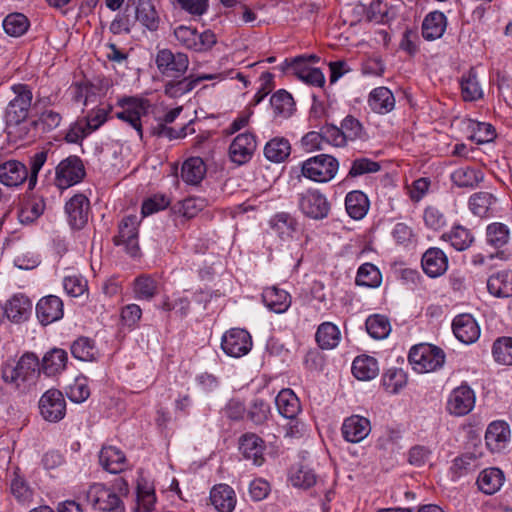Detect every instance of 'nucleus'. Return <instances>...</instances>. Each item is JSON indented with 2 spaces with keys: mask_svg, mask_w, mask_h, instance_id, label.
I'll return each instance as SVG.
<instances>
[{
  "mask_svg": "<svg viewBox=\"0 0 512 512\" xmlns=\"http://www.w3.org/2000/svg\"><path fill=\"white\" fill-rule=\"evenodd\" d=\"M40 371L38 357L34 353L27 352L21 356L16 366L3 367L2 378L4 382L13 385L20 392H24L35 383Z\"/></svg>",
  "mask_w": 512,
  "mask_h": 512,
  "instance_id": "obj_1",
  "label": "nucleus"
},
{
  "mask_svg": "<svg viewBox=\"0 0 512 512\" xmlns=\"http://www.w3.org/2000/svg\"><path fill=\"white\" fill-rule=\"evenodd\" d=\"M408 360L418 373H428L443 366L445 353L436 346L420 344L411 348Z\"/></svg>",
  "mask_w": 512,
  "mask_h": 512,
  "instance_id": "obj_2",
  "label": "nucleus"
},
{
  "mask_svg": "<svg viewBox=\"0 0 512 512\" xmlns=\"http://www.w3.org/2000/svg\"><path fill=\"white\" fill-rule=\"evenodd\" d=\"M12 90L15 98L9 102L5 112L7 129L16 127L27 119L33 98L32 91L26 84H16Z\"/></svg>",
  "mask_w": 512,
  "mask_h": 512,
  "instance_id": "obj_3",
  "label": "nucleus"
},
{
  "mask_svg": "<svg viewBox=\"0 0 512 512\" xmlns=\"http://www.w3.org/2000/svg\"><path fill=\"white\" fill-rule=\"evenodd\" d=\"M339 168L336 158L319 154L305 160L301 165L302 175L314 182L325 183L332 180Z\"/></svg>",
  "mask_w": 512,
  "mask_h": 512,
  "instance_id": "obj_4",
  "label": "nucleus"
},
{
  "mask_svg": "<svg viewBox=\"0 0 512 512\" xmlns=\"http://www.w3.org/2000/svg\"><path fill=\"white\" fill-rule=\"evenodd\" d=\"M173 35L178 44L195 52H206L216 44V35L211 30L199 33L196 28L186 25L177 26Z\"/></svg>",
  "mask_w": 512,
  "mask_h": 512,
  "instance_id": "obj_5",
  "label": "nucleus"
},
{
  "mask_svg": "<svg viewBox=\"0 0 512 512\" xmlns=\"http://www.w3.org/2000/svg\"><path fill=\"white\" fill-rule=\"evenodd\" d=\"M87 500L94 509L102 512H125V506L114 487L102 483L92 484L87 491Z\"/></svg>",
  "mask_w": 512,
  "mask_h": 512,
  "instance_id": "obj_6",
  "label": "nucleus"
},
{
  "mask_svg": "<svg viewBox=\"0 0 512 512\" xmlns=\"http://www.w3.org/2000/svg\"><path fill=\"white\" fill-rule=\"evenodd\" d=\"M156 66L160 74L165 78H181L189 67L188 55L183 52L173 53L164 48L156 54Z\"/></svg>",
  "mask_w": 512,
  "mask_h": 512,
  "instance_id": "obj_7",
  "label": "nucleus"
},
{
  "mask_svg": "<svg viewBox=\"0 0 512 512\" xmlns=\"http://www.w3.org/2000/svg\"><path fill=\"white\" fill-rule=\"evenodd\" d=\"M298 207L306 217L313 220L327 218L331 210L326 196L317 189H307L300 193Z\"/></svg>",
  "mask_w": 512,
  "mask_h": 512,
  "instance_id": "obj_8",
  "label": "nucleus"
},
{
  "mask_svg": "<svg viewBox=\"0 0 512 512\" xmlns=\"http://www.w3.org/2000/svg\"><path fill=\"white\" fill-rule=\"evenodd\" d=\"M118 105L123 108L121 112L116 113V117L128 123L136 130L140 139L143 137V128L141 118L148 114L149 102L145 99L136 97H126L118 101Z\"/></svg>",
  "mask_w": 512,
  "mask_h": 512,
  "instance_id": "obj_9",
  "label": "nucleus"
},
{
  "mask_svg": "<svg viewBox=\"0 0 512 512\" xmlns=\"http://www.w3.org/2000/svg\"><path fill=\"white\" fill-rule=\"evenodd\" d=\"M85 176V168L78 156H69L56 168L55 184L59 189H66L79 183Z\"/></svg>",
  "mask_w": 512,
  "mask_h": 512,
  "instance_id": "obj_10",
  "label": "nucleus"
},
{
  "mask_svg": "<svg viewBox=\"0 0 512 512\" xmlns=\"http://www.w3.org/2000/svg\"><path fill=\"white\" fill-rule=\"evenodd\" d=\"M138 218L136 215L125 216L118 227V234L113 237L116 246H124L126 252L135 257L139 253Z\"/></svg>",
  "mask_w": 512,
  "mask_h": 512,
  "instance_id": "obj_11",
  "label": "nucleus"
},
{
  "mask_svg": "<svg viewBox=\"0 0 512 512\" xmlns=\"http://www.w3.org/2000/svg\"><path fill=\"white\" fill-rule=\"evenodd\" d=\"M221 348L228 356L242 357L252 348L251 335L245 329L232 328L223 335Z\"/></svg>",
  "mask_w": 512,
  "mask_h": 512,
  "instance_id": "obj_12",
  "label": "nucleus"
},
{
  "mask_svg": "<svg viewBox=\"0 0 512 512\" xmlns=\"http://www.w3.org/2000/svg\"><path fill=\"white\" fill-rule=\"evenodd\" d=\"M39 410L42 417L49 422H58L66 413V401L58 389L47 390L39 400Z\"/></svg>",
  "mask_w": 512,
  "mask_h": 512,
  "instance_id": "obj_13",
  "label": "nucleus"
},
{
  "mask_svg": "<svg viewBox=\"0 0 512 512\" xmlns=\"http://www.w3.org/2000/svg\"><path fill=\"white\" fill-rule=\"evenodd\" d=\"M257 148L256 137L251 132L238 134L229 146V157L233 163L246 164L251 160Z\"/></svg>",
  "mask_w": 512,
  "mask_h": 512,
  "instance_id": "obj_14",
  "label": "nucleus"
},
{
  "mask_svg": "<svg viewBox=\"0 0 512 512\" xmlns=\"http://www.w3.org/2000/svg\"><path fill=\"white\" fill-rule=\"evenodd\" d=\"M511 437L509 424L503 420L491 422L485 432V445L492 454L501 453L508 445Z\"/></svg>",
  "mask_w": 512,
  "mask_h": 512,
  "instance_id": "obj_15",
  "label": "nucleus"
},
{
  "mask_svg": "<svg viewBox=\"0 0 512 512\" xmlns=\"http://www.w3.org/2000/svg\"><path fill=\"white\" fill-rule=\"evenodd\" d=\"M68 223L72 229L80 230L88 222L90 212L89 199L83 194H76L65 205Z\"/></svg>",
  "mask_w": 512,
  "mask_h": 512,
  "instance_id": "obj_16",
  "label": "nucleus"
},
{
  "mask_svg": "<svg viewBox=\"0 0 512 512\" xmlns=\"http://www.w3.org/2000/svg\"><path fill=\"white\" fill-rule=\"evenodd\" d=\"M475 405V393L467 385L452 390L447 401V410L455 416L468 414Z\"/></svg>",
  "mask_w": 512,
  "mask_h": 512,
  "instance_id": "obj_17",
  "label": "nucleus"
},
{
  "mask_svg": "<svg viewBox=\"0 0 512 512\" xmlns=\"http://www.w3.org/2000/svg\"><path fill=\"white\" fill-rule=\"evenodd\" d=\"M371 431L368 418L360 415H352L344 419L341 433L343 438L350 443H359L365 439Z\"/></svg>",
  "mask_w": 512,
  "mask_h": 512,
  "instance_id": "obj_18",
  "label": "nucleus"
},
{
  "mask_svg": "<svg viewBox=\"0 0 512 512\" xmlns=\"http://www.w3.org/2000/svg\"><path fill=\"white\" fill-rule=\"evenodd\" d=\"M455 337L464 344L476 342L480 336V327L470 314H460L452 322Z\"/></svg>",
  "mask_w": 512,
  "mask_h": 512,
  "instance_id": "obj_19",
  "label": "nucleus"
},
{
  "mask_svg": "<svg viewBox=\"0 0 512 512\" xmlns=\"http://www.w3.org/2000/svg\"><path fill=\"white\" fill-rule=\"evenodd\" d=\"M239 450L245 459L251 460L256 466H261L265 461V443L254 433H246L240 437Z\"/></svg>",
  "mask_w": 512,
  "mask_h": 512,
  "instance_id": "obj_20",
  "label": "nucleus"
},
{
  "mask_svg": "<svg viewBox=\"0 0 512 512\" xmlns=\"http://www.w3.org/2000/svg\"><path fill=\"white\" fill-rule=\"evenodd\" d=\"M421 265L429 277L435 278L446 272L448 258L440 248L431 247L422 255Z\"/></svg>",
  "mask_w": 512,
  "mask_h": 512,
  "instance_id": "obj_21",
  "label": "nucleus"
},
{
  "mask_svg": "<svg viewBox=\"0 0 512 512\" xmlns=\"http://www.w3.org/2000/svg\"><path fill=\"white\" fill-rule=\"evenodd\" d=\"M28 180V168L20 161L8 160L0 164V183L17 187Z\"/></svg>",
  "mask_w": 512,
  "mask_h": 512,
  "instance_id": "obj_22",
  "label": "nucleus"
},
{
  "mask_svg": "<svg viewBox=\"0 0 512 512\" xmlns=\"http://www.w3.org/2000/svg\"><path fill=\"white\" fill-rule=\"evenodd\" d=\"M36 314L43 325H48L63 316V303L54 295L44 297L37 303Z\"/></svg>",
  "mask_w": 512,
  "mask_h": 512,
  "instance_id": "obj_23",
  "label": "nucleus"
},
{
  "mask_svg": "<svg viewBox=\"0 0 512 512\" xmlns=\"http://www.w3.org/2000/svg\"><path fill=\"white\" fill-rule=\"evenodd\" d=\"M32 311V302L24 294L13 295L5 306V314L8 319L15 323H20L28 319Z\"/></svg>",
  "mask_w": 512,
  "mask_h": 512,
  "instance_id": "obj_24",
  "label": "nucleus"
},
{
  "mask_svg": "<svg viewBox=\"0 0 512 512\" xmlns=\"http://www.w3.org/2000/svg\"><path fill=\"white\" fill-rule=\"evenodd\" d=\"M100 465L107 472L117 474L126 467V457L124 453L114 446H104L99 454Z\"/></svg>",
  "mask_w": 512,
  "mask_h": 512,
  "instance_id": "obj_25",
  "label": "nucleus"
},
{
  "mask_svg": "<svg viewBox=\"0 0 512 512\" xmlns=\"http://www.w3.org/2000/svg\"><path fill=\"white\" fill-rule=\"evenodd\" d=\"M447 27V19L444 13L432 11L426 15L422 23V36L432 41L440 38Z\"/></svg>",
  "mask_w": 512,
  "mask_h": 512,
  "instance_id": "obj_26",
  "label": "nucleus"
},
{
  "mask_svg": "<svg viewBox=\"0 0 512 512\" xmlns=\"http://www.w3.org/2000/svg\"><path fill=\"white\" fill-rule=\"evenodd\" d=\"M210 501L219 512H231L235 508L234 490L227 484H219L212 488Z\"/></svg>",
  "mask_w": 512,
  "mask_h": 512,
  "instance_id": "obj_27",
  "label": "nucleus"
},
{
  "mask_svg": "<svg viewBox=\"0 0 512 512\" xmlns=\"http://www.w3.org/2000/svg\"><path fill=\"white\" fill-rule=\"evenodd\" d=\"M488 292L499 298L512 297V271H501L487 280Z\"/></svg>",
  "mask_w": 512,
  "mask_h": 512,
  "instance_id": "obj_28",
  "label": "nucleus"
},
{
  "mask_svg": "<svg viewBox=\"0 0 512 512\" xmlns=\"http://www.w3.org/2000/svg\"><path fill=\"white\" fill-rule=\"evenodd\" d=\"M369 207L370 202L367 195L360 190L351 191L345 197L346 211L355 220L364 218Z\"/></svg>",
  "mask_w": 512,
  "mask_h": 512,
  "instance_id": "obj_29",
  "label": "nucleus"
},
{
  "mask_svg": "<svg viewBox=\"0 0 512 512\" xmlns=\"http://www.w3.org/2000/svg\"><path fill=\"white\" fill-rule=\"evenodd\" d=\"M370 108L379 114H386L394 109L395 98L387 87H377L369 95Z\"/></svg>",
  "mask_w": 512,
  "mask_h": 512,
  "instance_id": "obj_30",
  "label": "nucleus"
},
{
  "mask_svg": "<svg viewBox=\"0 0 512 512\" xmlns=\"http://www.w3.org/2000/svg\"><path fill=\"white\" fill-rule=\"evenodd\" d=\"M67 353L60 348H53L47 352L40 365V369L48 376H53L61 373L67 364Z\"/></svg>",
  "mask_w": 512,
  "mask_h": 512,
  "instance_id": "obj_31",
  "label": "nucleus"
},
{
  "mask_svg": "<svg viewBox=\"0 0 512 512\" xmlns=\"http://www.w3.org/2000/svg\"><path fill=\"white\" fill-rule=\"evenodd\" d=\"M265 305L275 313L285 312L291 305V297L285 291L276 287L266 288L262 294Z\"/></svg>",
  "mask_w": 512,
  "mask_h": 512,
  "instance_id": "obj_32",
  "label": "nucleus"
},
{
  "mask_svg": "<svg viewBox=\"0 0 512 512\" xmlns=\"http://www.w3.org/2000/svg\"><path fill=\"white\" fill-rule=\"evenodd\" d=\"M275 403L279 413L288 419H294L301 409L299 399L291 389L281 390Z\"/></svg>",
  "mask_w": 512,
  "mask_h": 512,
  "instance_id": "obj_33",
  "label": "nucleus"
},
{
  "mask_svg": "<svg viewBox=\"0 0 512 512\" xmlns=\"http://www.w3.org/2000/svg\"><path fill=\"white\" fill-rule=\"evenodd\" d=\"M206 174V165L200 157H190L184 161L181 168V177L184 182L191 185L199 184Z\"/></svg>",
  "mask_w": 512,
  "mask_h": 512,
  "instance_id": "obj_34",
  "label": "nucleus"
},
{
  "mask_svg": "<svg viewBox=\"0 0 512 512\" xmlns=\"http://www.w3.org/2000/svg\"><path fill=\"white\" fill-rule=\"evenodd\" d=\"M291 153V145L284 137H274L264 147L265 157L274 163L285 161Z\"/></svg>",
  "mask_w": 512,
  "mask_h": 512,
  "instance_id": "obj_35",
  "label": "nucleus"
},
{
  "mask_svg": "<svg viewBox=\"0 0 512 512\" xmlns=\"http://www.w3.org/2000/svg\"><path fill=\"white\" fill-rule=\"evenodd\" d=\"M270 226L282 240H289L293 238L298 223L289 213L281 212L271 218Z\"/></svg>",
  "mask_w": 512,
  "mask_h": 512,
  "instance_id": "obj_36",
  "label": "nucleus"
},
{
  "mask_svg": "<svg viewBox=\"0 0 512 512\" xmlns=\"http://www.w3.org/2000/svg\"><path fill=\"white\" fill-rule=\"evenodd\" d=\"M352 373L359 380H371L379 373L378 362L371 356H358L353 361Z\"/></svg>",
  "mask_w": 512,
  "mask_h": 512,
  "instance_id": "obj_37",
  "label": "nucleus"
},
{
  "mask_svg": "<svg viewBox=\"0 0 512 512\" xmlns=\"http://www.w3.org/2000/svg\"><path fill=\"white\" fill-rule=\"evenodd\" d=\"M340 330L332 322H323L319 325L315 339L321 349H333L340 341Z\"/></svg>",
  "mask_w": 512,
  "mask_h": 512,
  "instance_id": "obj_38",
  "label": "nucleus"
},
{
  "mask_svg": "<svg viewBox=\"0 0 512 512\" xmlns=\"http://www.w3.org/2000/svg\"><path fill=\"white\" fill-rule=\"evenodd\" d=\"M136 19L150 31H156L160 18L151 0H139L136 7Z\"/></svg>",
  "mask_w": 512,
  "mask_h": 512,
  "instance_id": "obj_39",
  "label": "nucleus"
},
{
  "mask_svg": "<svg viewBox=\"0 0 512 512\" xmlns=\"http://www.w3.org/2000/svg\"><path fill=\"white\" fill-rule=\"evenodd\" d=\"M71 353L81 361H95L99 356L94 341L88 337H79L75 340L71 345Z\"/></svg>",
  "mask_w": 512,
  "mask_h": 512,
  "instance_id": "obj_40",
  "label": "nucleus"
},
{
  "mask_svg": "<svg viewBox=\"0 0 512 512\" xmlns=\"http://www.w3.org/2000/svg\"><path fill=\"white\" fill-rule=\"evenodd\" d=\"M195 88L193 76L181 78H171L164 85V93L170 98H179Z\"/></svg>",
  "mask_w": 512,
  "mask_h": 512,
  "instance_id": "obj_41",
  "label": "nucleus"
},
{
  "mask_svg": "<svg viewBox=\"0 0 512 512\" xmlns=\"http://www.w3.org/2000/svg\"><path fill=\"white\" fill-rule=\"evenodd\" d=\"M441 238L450 242L451 246L458 251L467 249L474 240L469 230L460 225L453 227L450 232L444 233Z\"/></svg>",
  "mask_w": 512,
  "mask_h": 512,
  "instance_id": "obj_42",
  "label": "nucleus"
},
{
  "mask_svg": "<svg viewBox=\"0 0 512 512\" xmlns=\"http://www.w3.org/2000/svg\"><path fill=\"white\" fill-rule=\"evenodd\" d=\"M270 103L275 115L287 118L294 111V100L290 93L285 90H279L274 93Z\"/></svg>",
  "mask_w": 512,
  "mask_h": 512,
  "instance_id": "obj_43",
  "label": "nucleus"
},
{
  "mask_svg": "<svg viewBox=\"0 0 512 512\" xmlns=\"http://www.w3.org/2000/svg\"><path fill=\"white\" fill-rule=\"evenodd\" d=\"M505 476L503 471L497 467L482 470V493L492 495L503 485Z\"/></svg>",
  "mask_w": 512,
  "mask_h": 512,
  "instance_id": "obj_44",
  "label": "nucleus"
},
{
  "mask_svg": "<svg viewBox=\"0 0 512 512\" xmlns=\"http://www.w3.org/2000/svg\"><path fill=\"white\" fill-rule=\"evenodd\" d=\"M480 465L479 457L474 453H464L453 461L450 470L453 478H459L475 471Z\"/></svg>",
  "mask_w": 512,
  "mask_h": 512,
  "instance_id": "obj_45",
  "label": "nucleus"
},
{
  "mask_svg": "<svg viewBox=\"0 0 512 512\" xmlns=\"http://www.w3.org/2000/svg\"><path fill=\"white\" fill-rule=\"evenodd\" d=\"M365 325L368 334L374 339H384L391 331L389 319L380 314L369 316Z\"/></svg>",
  "mask_w": 512,
  "mask_h": 512,
  "instance_id": "obj_46",
  "label": "nucleus"
},
{
  "mask_svg": "<svg viewBox=\"0 0 512 512\" xmlns=\"http://www.w3.org/2000/svg\"><path fill=\"white\" fill-rule=\"evenodd\" d=\"M29 26L28 18L22 13H11L3 21L4 31L12 37L22 36Z\"/></svg>",
  "mask_w": 512,
  "mask_h": 512,
  "instance_id": "obj_47",
  "label": "nucleus"
},
{
  "mask_svg": "<svg viewBox=\"0 0 512 512\" xmlns=\"http://www.w3.org/2000/svg\"><path fill=\"white\" fill-rule=\"evenodd\" d=\"M134 292L137 299L150 300L158 293V282L148 275H141L134 281Z\"/></svg>",
  "mask_w": 512,
  "mask_h": 512,
  "instance_id": "obj_48",
  "label": "nucleus"
},
{
  "mask_svg": "<svg viewBox=\"0 0 512 512\" xmlns=\"http://www.w3.org/2000/svg\"><path fill=\"white\" fill-rule=\"evenodd\" d=\"M61 122L62 116L59 112L52 109H45L39 114L38 118L32 122V125L42 133H48L59 127Z\"/></svg>",
  "mask_w": 512,
  "mask_h": 512,
  "instance_id": "obj_49",
  "label": "nucleus"
},
{
  "mask_svg": "<svg viewBox=\"0 0 512 512\" xmlns=\"http://www.w3.org/2000/svg\"><path fill=\"white\" fill-rule=\"evenodd\" d=\"M406 383V374L402 369H389L382 376L383 387L390 394L398 393Z\"/></svg>",
  "mask_w": 512,
  "mask_h": 512,
  "instance_id": "obj_50",
  "label": "nucleus"
},
{
  "mask_svg": "<svg viewBox=\"0 0 512 512\" xmlns=\"http://www.w3.org/2000/svg\"><path fill=\"white\" fill-rule=\"evenodd\" d=\"M494 360L502 365H512V338L500 337L492 347Z\"/></svg>",
  "mask_w": 512,
  "mask_h": 512,
  "instance_id": "obj_51",
  "label": "nucleus"
},
{
  "mask_svg": "<svg viewBox=\"0 0 512 512\" xmlns=\"http://www.w3.org/2000/svg\"><path fill=\"white\" fill-rule=\"evenodd\" d=\"M381 282L379 269L371 264L364 263L358 269L356 283L360 286L377 287Z\"/></svg>",
  "mask_w": 512,
  "mask_h": 512,
  "instance_id": "obj_52",
  "label": "nucleus"
},
{
  "mask_svg": "<svg viewBox=\"0 0 512 512\" xmlns=\"http://www.w3.org/2000/svg\"><path fill=\"white\" fill-rule=\"evenodd\" d=\"M290 481L294 487L309 489L316 484L317 475L313 469L306 466H299L291 472Z\"/></svg>",
  "mask_w": 512,
  "mask_h": 512,
  "instance_id": "obj_53",
  "label": "nucleus"
},
{
  "mask_svg": "<svg viewBox=\"0 0 512 512\" xmlns=\"http://www.w3.org/2000/svg\"><path fill=\"white\" fill-rule=\"evenodd\" d=\"M461 90L465 101H474L480 98L476 68H471L468 75L462 77Z\"/></svg>",
  "mask_w": 512,
  "mask_h": 512,
  "instance_id": "obj_54",
  "label": "nucleus"
},
{
  "mask_svg": "<svg viewBox=\"0 0 512 512\" xmlns=\"http://www.w3.org/2000/svg\"><path fill=\"white\" fill-rule=\"evenodd\" d=\"M137 506L135 512H150L154 509L156 496L154 489L148 485H137Z\"/></svg>",
  "mask_w": 512,
  "mask_h": 512,
  "instance_id": "obj_55",
  "label": "nucleus"
},
{
  "mask_svg": "<svg viewBox=\"0 0 512 512\" xmlns=\"http://www.w3.org/2000/svg\"><path fill=\"white\" fill-rule=\"evenodd\" d=\"M509 239V230L502 223H492L486 229L487 243L493 247L499 248L504 246Z\"/></svg>",
  "mask_w": 512,
  "mask_h": 512,
  "instance_id": "obj_56",
  "label": "nucleus"
},
{
  "mask_svg": "<svg viewBox=\"0 0 512 512\" xmlns=\"http://www.w3.org/2000/svg\"><path fill=\"white\" fill-rule=\"evenodd\" d=\"M490 82L497 86L506 103L512 107V78L497 70L490 75Z\"/></svg>",
  "mask_w": 512,
  "mask_h": 512,
  "instance_id": "obj_57",
  "label": "nucleus"
},
{
  "mask_svg": "<svg viewBox=\"0 0 512 512\" xmlns=\"http://www.w3.org/2000/svg\"><path fill=\"white\" fill-rule=\"evenodd\" d=\"M380 169L381 165L379 162L365 157L357 158L352 162L347 177L356 178L364 174L376 173Z\"/></svg>",
  "mask_w": 512,
  "mask_h": 512,
  "instance_id": "obj_58",
  "label": "nucleus"
},
{
  "mask_svg": "<svg viewBox=\"0 0 512 512\" xmlns=\"http://www.w3.org/2000/svg\"><path fill=\"white\" fill-rule=\"evenodd\" d=\"M111 111L112 107L107 105L89 112L87 116L82 119L86 125V128H88V132L92 133L101 127L107 121L108 115Z\"/></svg>",
  "mask_w": 512,
  "mask_h": 512,
  "instance_id": "obj_59",
  "label": "nucleus"
},
{
  "mask_svg": "<svg viewBox=\"0 0 512 512\" xmlns=\"http://www.w3.org/2000/svg\"><path fill=\"white\" fill-rule=\"evenodd\" d=\"M451 179L457 186L467 188H473L479 182L476 171L470 167H461L455 170L451 175Z\"/></svg>",
  "mask_w": 512,
  "mask_h": 512,
  "instance_id": "obj_60",
  "label": "nucleus"
},
{
  "mask_svg": "<svg viewBox=\"0 0 512 512\" xmlns=\"http://www.w3.org/2000/svg\"><path fill=\"white\" fill-rule=\"evenodd\" d=\"M270 413V406L262 399H255L247 413L248 419L256 425L263 424Z\"/></svg>",
  "mask_w": 512,
  "mask_h": 512,
  "instance_id": "obj_61",
  "label": "nucleus"
},
{
  "mask_svg": "<svg viewBox=\"0 0 512 512\" xmlns=\"http://www.w3.org/2000/svg\"><path fill=\"white\" fill-rule=\"evenodd\" d=\"M202 201L195 198H186L174 206V211L186 219L195 217L202 210Z\"/></svg>",
  "mask_w": 512,
  "mask_h": 512,
  "instance_id": "obj_62",
  "label": "nucleus"
},
{
  "mask_svg": "<svg viewBox=\"0 0 512 512\" xmlns=\"http://www.w3.org/2000/svg\"><path fill=\"white\" fill-rule=\"evenodd\" d=\"M63 287L68 295L78 297L87 290V280L78 275L67 276L64 278Z\"/></svg>",
  "mask_w": 512,
  "mask_h": 512,
  "instance_id": "obj_63",
  "label": "nucleus"
},
{
  "mask_svg": "<svg viewBox=\"0 0 512 512\" xmlns=\"http://www.w3.org/2000/svg\"><path fill=\"white\" fill-rule=\"evenodd\" d=\"M423 220L425 225L432 230H440L446 225L443 213L436 207L429 206L424 210Z\"/></svg>",
  "mask_w": 512,
  "mask_h": 512,
  "instance_id": "obj_64",
  "label": "nucleus"
}]
</instances>
